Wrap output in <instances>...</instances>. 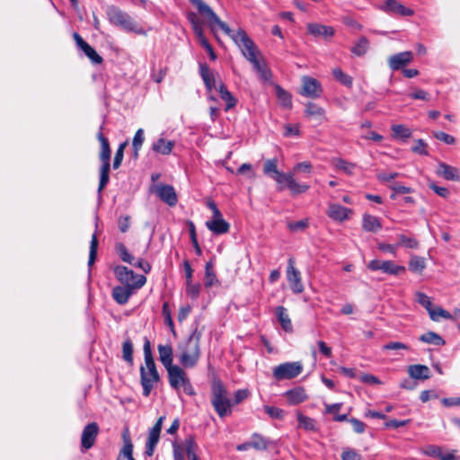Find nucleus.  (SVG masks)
<instances>
[{"instance_id":"nucleus-61","label":"nucleus","mask_w":460,"mask_h":460,"mask_svg":"<svg viewBox=\"0 0 460 460\" xmlns=\"http://www.w3.org/2000/svg\"><path fill=\"white\" fill-rule=\"evenodd\" d=\"M409 96L414 100H429V94L422 89H415L412 93L409 94Z\"/></svg>"},{"instance_id":"nucleus-36","label":"nucleus","mask_w":460,"mask_h":460,"mask_svg":"<svg viewBox=\"0 0 460 460\" xmlns=\"http://www.w3.org/2000/svg\"><path fill=\"white\" fill-rule=\"evenodd\" d=\"M332 164L336 169L342 171L348 175H352L356 168L355 164L348 162L342 158H333L332 160Z\"/></svg>"},{"instance_id":"nucleus-15","label":"nucleus","mask_w":460,"mask_h":460,"mask_svg":"<svg viewBox=\"0 0 460 460\" xmlns=\"http://www.w3.org/2000/svg\"><path fill=\"white\" fill-rule=\"evenodd\" d=\"M413 60V53L411 51H403L391 56L388 58V66L393 71L404 68Z\"/></svg>"},{"instance_id":"nucleus-40","label":"nucleus","mask_w":460,"mask_h":460,"mask_svg":"<svg viewBox=\"0 0 460 460\" xmlns=\"http://www.w3.org/2000/svg\"><path fill=\"white\" fill-rule=\"evenodd\" d=\"M110 168H111V164H102V165H101V168H100V182H99V187H98L99 194H101L102 190L105 188V186L109 182V180H110V176H109Z\"/></svg>"},{"instance_id":"nucleus-52","label":"nucleus","mask_w":460,"mask_h":460,"mask_svg":"<svg viewBox=\"0 0 460 460\" xmlns=\"http://www.w3.org/2000/svg\"><path fill=\"white\" fill-rule=\"evenodd\" d=\"M251 447L257 450H265L267 448V443L265 439L257 434L252 436V440L250 441Z\"/></svg>"},{"instance_id":"nucleus-37","label":"nucleus","mask_w":460,"mask_h":460,"mask_svg":"<svg viewBox=\"0 0 460 460\" xmlns=\"http://www.w3.org/2000/svg\"><path fill=\"white\" fill-rule=\"evenodd\" d=\"M115 251L122 261L133 264L135 258L123 243H117L115 244Z\"/></svg>"},{"instance_id":"nucleus-53","label":"nucleus","mask_w":460,"mask_h":460,"mask_svg":"<svg viewBox=\"0 0 460 460\" xmlns=\"http://www.w3.org/2000/svg\"><path fill=\"white\" fill-rule=\"evenodd\" d=\"M433 136L436 139L440 140L447 145H454L456 143V138L443 131H436L433 133Z\"/></svg>"},{"instance_id":"nucleus-64","label":"nucleus","mask_w":460,"mask_h":460,"mask_svg":"<svg viewBox=\"0 0 460 460\" xmlns=\"http://www.w3.org/2000/svg\"><path fill=\"white\" fill-rule=\"evenodd\" d=\"M398 172H380L377 173L376 177L377 179L382 182H389L392 180L398 177Z\"/></svg>"},{"instance_id":"nucleus-28","label":"nucleus","mask_w":460,"mask_h":460,"mask_svg":"<svg viewBox=\"0 0 460 460\" xmlns=\"http://www.w3.org/2000/svg\"><path fill=\"white\" fill-rule=\"evenodd\" d=\"M173 146V141L166 140L164 137H160L153 143L152 149L154 152L157 154L167 155L172 152Z\"/></svg>"},{"instance_id":"nucleus-38","label":"nucleus","mask_w":460,"mask_h":460,"mask_svg":"<svg viewBox=\"0 0 460 460\" xmlns=\"http://www.w3.org/2000/svg\"><path fill=\"white\" fill-rule=\"evenodd\" d=\"M426 267L425 259L417 255H411L409 261V270L415 273H421Z\"/></svg>"},{"instance_id":"nucleus-14","label":"nucleus","mask_w":460,"mask_h":460,"mask_svg":"<svg viewBox=\"0 0 460 460\" xmlns=\"http://www.w3.org/2000/svg\"><path fill=\"white\" fill-rule=\"evenodd\" d=\"M416 301L425 307L429 316H451V314L439 306H433L430 297L421 292L416 293Z\"/></svg>"},{"instance_id":"nucleus-19","label":"nucleus","mask_w":460,"mask_h":460,"mask_svg":"<svg viewBox=\"0 0 460 460\" xmlns=\"http://www.w3.org/2000/svg\"><path fill=\"white\" fill-rule=\"evenodd\" d=\"M380 9L385 13H397L402 16H412L414 14V11L412 9L405 7L396 0H386Z\"/></svg>"},{"instance_id":"nucleus-45","label":"nucleus","mask_w":460,"mask_h":460,"mask_svg":"<svg viewBox=\"0 0 460 460\" xmlns=\"http://www.w3.org/2000/svg\"><path fill=\"white\" fill-rule=\"evenodd\" d=\"M144 140H145L144 130L142 128H139L137 130V132L133 137V141H132V146H133V150H134V158L138 157V152L144 143Z\"/></svg>"},{"instance_id":"nucleus-33","label":"nucleus","mask_w":460,"mask_h":460,"mask_svg":"<svg viewBox=\"0 0 460 460\" xmlns=\"http://www.w3.org/2000/svg\"><path fill=\"white\" fill-rule=\"evenodd\" d=\"M123 447L120 451V455L128 458V460H136L133 457V444L130 438L128 429H126L122 433Z\"/></svg>"},{"instance_id":"nucleus-55","label":"nucleus","mask_w":460,"mask_h":460,"mask_svg":"<svg viewBox=\"0 0 460 460\" xmlns=\"http://www.w3.org/2000/svg\"><path fill=\"white\" fill-rule=\"evenodd\" d=\"M264 411L273 419L281 420L284 417L283 410L274 406H264Z\"/></svg>"},{"instance_id":"nucleus-27","label":"nucleus","mask_w":460,"mask_h":460,"mask_svg":"<svg viewBox=\"0 0 460 460\" xmlns=\"http://www.w3.org/2000/svg\"><path fill=\"white\" fill-rule=\"evenodd\" d=\"M408 374L413 379L426 380L430 377V370L425 365H411L408 367Z\"/></svg>"},{"instance_id":"nucleus-18","label":"nucleus","mask_w":460,"mask_h":460,"mask_svg":"<svg viewBox=\"0 0 460 460\" xmlns=\"http://www.w3.org/2000/svg\"><path fill=\"white\" fill-rule=\"evenodd\" d=\"M306 27L308 33L315 38H323L328 40L335 34V30L332 26H327L317 22H310Z\"/></svg>"},{"instance_id":"nucleus-20","label":"nucleus","mask_w":460,"mask_h":460,"mask_svg":"<svg viewBox=\"0 0 460 460\" xmlns=\"http://www.w3.org/2000/svg\"><path fill=\"white\" fill-rule=\"evenodd\" d=\"M326 213L331 219L342 222L349 218V216L352 213V210L340 204L332 203L329 205Z\"/></svg>"},{"instance_id":"nucleus-59","label":"nucleus","mask_w":460,"mask_h":460,"mask_svg":"<svg viewBox=\"0 0 460 460\" xmlns=\"http://www.w3.org/2000/svg\"><path fill=\"white\" fill-rule=\"evenodd\" d=\"M186 293L191 298H197L200 293V285L199 284H192L191 282H187Z\"/></svg>"},{"instance_id":"nucleus-47","label":"nucleus","mask_w":460,"mask_h":460,"mask_svg":"<svg viewBox=\"0 0 460 460\" xmlns=\"http://www.w3.org/2000/svg\"><path fill=\"white\" fill-rule=\"evenodd\" d=\"M297 420L299 426L306 430H314L315 429V421L314 419L303 415L302 413L297 414Z\"/></svg>"},{"instance_id":"nucleus-58","label":"nucleus","mask_w":460,"mask_h":460,"mask_svg":"<svg viewBox=\"0 0 460 460\" xmlns=\"http://www.w3.org/2000/svg\"><path fill=\"white\" fill-rule=\"evenodd\" d=\"M283 135L285 137L299 136L300 135L299 124H286L284 126Z\"/></svg>"},{"instance_id":"nucleus-23","label":"nucleus","mask_w":460,"mask_h":460,"mask_svg":"<svg viewBox=\"0 0 460 460\" xmlns=\"http://www.w3.org/2000/svg\"><path fill=\"white\" fill-rule=\"evenodd\" d=\"M199 75L201 76L206 89L211 92L216 89V77L213 72L210 71L208 66L205 63L199 64Z\"/></svg>"},{"instance_id":"nucleus-34","label":"nucleus","mask_w":460,"mask_h":460,"mask_svg":"<svg viewBox=\"0 0 460 460\" xmlns=\"http://www.w3.org/2000/svg\"><path fill=\"white\" fill-rule=\"evenodd\" d=\"M362 226L367 232H377L382 225L378 217L372 215H364Z\"/></svg>"},{"instance_id":"nucleus-17","label":"nucleus","mask_w":460,"mask_h":460,"mask_svg":"<svg viewBox=\"0 0 460 460\" xmlns=\"http://www.w3.org/2000/svg\"><path fill=\"white\" fill-rule=\"evenodd\" d=\"M73 38L77 47L84 51L93 64L99 65L102 63V58L77 32L73 34Z\"/></svg>"},{"instance_id":"nucleus-29","label":"nucleus","mask_w":460,"mask_h":460,"mask_svg":"<svg viewBox=\"0 0 460 460\" xmlns=\"http://www.w3.org/2000/svg\"><path fill=\"white\" fill-rule=\"evenodd\" d=\"M437 173L447 181H458L460 179L457 170L447 164H439Z\"/></svg>"},{"instance_id":"nucleus-35","label":"nucleus","mask_w":460,"mask_h":460,"mask_svg":"<svg viewBox=\"0 0 460 460\" xmlns=\"http://www.w3.org/2000/svg\"><path fill=\"white\" fill-rule=\"evenodd\" d=\"M160 433L159 431L150 429L147 437V441L146 443L145 455L147 456H152L154 455L155 447L159 442Z\"/></svg>"},{"instance_id":"nucleus-63","label":"nucleus","mask_w":460,"mask_h":460,"mask_svg":"<svg viewBox=\"0 0 460 460\" xmlns=\"http://www.w3.org/2000/svg\"><path fill=\"white\" fill-rule=\"evenodd\" d=\"M349 421L351 423L353 430L356 433L361 434L365 431L366 425L363 421H361L356 418H351L349 420Z\"/></svg>"},{"instance_id":"nucleus-12","label":"nucleus","mask_w":460,"mask_h":460,"mask_svg":"<svg viewBox=\"0 0 460 460\" xmlns=\"http://www.w3.org/2000/svg\"><path fill=\"white\" fill-rule=\"evenodd\" d=\"M99 432L100 428L97 422H90L84 428L81 435L82 451H86L94 446Z\"/></svg>"},{"instance_id":"nucleus-60","label":"nucleus","mask_w":460,"mask_h":460,"mask_svg":"<svg viewBox=\"0 0 460 460\" xmlns=\"http://www.w3.org/2000/svg\"><path fill=\"white\" fill-rule=\"evenodd\" d=\"M410 422H411V420H399L394 419V420H390L386 421L385 423V427L386 429H390V428L398 429L400 427L406 426Z\"/></svg>"},{"instance_id":"nucleus-10","label":"nucleus","mask_w":460,"mask_h":460,"mask_svg":"<svg viewBox=\"0 0 460 460\" xmlns=\"http://www.w3.org/2000/svg\"><path fill=\"white\" fill-rule=\"evenodd\" d=\"M367 268L372 271L381 270L389 275L398 276L405 271V267L395 264L392 261L372 260Z\"/></svg>"},{"instance_id":"nucleus-56","label":"nucleus","mask_w":460,"mask_h":460,"mask_svg":"<svg viewBox=\"0 0 460 460\" xmlns=\"http://www.w3.org/2000/svg\"><path fill=\"white\" fill-rule=\"evenodd\" d=\"M427 144L422 139H418L415 142V145L412 146V152L419 154L420 155H428L429 152L427 150Z\"/></svg>"},{"instance_id":"nucleus-49","label":"nucleus","mask_w":460,"mask_h":460,"mask_svg":"<svg viewBox=\"0 0 460 460\" xmlns=\"http://www.w3.org/2000/svg\"><path fill=\"white\" fill-rule=\"evenodd\" d=\"M127 146H128L127 141L119 144V146L116 151L114 160H113L112 166L114 169H118L120 166L121 162L123 160V156H124V150Z\"/></svg>"},{"instance_id":"nucleus-4","label":"nucleus","mask_w":460,"mask_h":460,"mask_svg":"<svg viewBox=\"0 0 460 460\" xmlns=\"http://www.w3.org/2000/svg\"><path fill=\"white\" fill-rule=\"evenodd\" d=\"M211 404L220 418L232 413L233 401L229 397L228 391L219 378H213L211 382Z\"/></svg>"},{"instance_id":"nucleus-51","label":"nucleus","mask_w":460,"mask_h":460,"mask_svg":"<svg viewBox=\"0 0 460 460\" xmlns=\"http://www.w3.org/2000/svg\"><path fill=\"white\" fill-rule=\"evenodd\" d=\"M308 226H309L308 219H302L299 221L288 223V229L293 232L304 231L305 229H306L308 227Z\"/></svg>"},{"instance_id":"nucleus-6","label":"nucleus","mask_w":460,"mask_h":460,"mask_svg":"<svg viewBox=\"0 0 460 460\" xmlns=\"http://www.w3.org/2000/svg\"><path fill=\"white\" fill-rule=\"evenodd\" d=\"M109 22L128 32L146 35L145 30L126 12L115 5L109 6L106 11Z\"/></svg>"},{"instance_id":"nucleus-57","label":"nucleus","mask_w":460,"mask_h":460,"mask_svg":"<svg viewBox=\"0 0 460 460\" xmlns=\"http://www.w3.org/2000/svg\"><path fill=\"white\" fill-rule=\"evenodd\" d=\"M184 450L186 452L187 456L196 454L197 450V445L195 443V440L192 437H190L185 439L183 443Z\"/></svg>"},{"instance_id":"nucleus-26","label":"nucleus","mask_w":460,"mask_h":460,"mask_svg":"<svg viewBox=\"0 0 460 460\" xmlns=\"http://www.w3.org/2000/svg\"><path fill=\"white\" fill-rule=\"evenodd\" d=\"M102 126L100 128V131L97 135V138L101 143V153H100V160L102 164H110L111 160V148L109 140L102 133Z\"/></svg>"},{"instance_id":"nucleus-62","label":"nucleus","mask_w":460,"mask_h":460,"mask_svg":"<svg viewBox=\"0 0 460 460\" xmlns=\"http://www.w3.org/2000/svg\"><path fill=\"white\" fill-rule=\"evenodd\" d=\"M342 460H361V456L353 449H345L341 454Z\"/></svg>"},{"instance_id":"nucleus-31","label":"nucleus","mask_w":460,"mask_h":460,"mask_svg":"<svg viewBox=\"0 0 460 460\" xmlns=\"http://www.w3.org/2000/svg\"><path fill=\"white\" fill-rule=\"evenodd\" d=\"M217 91L220 94L221 99L226 103V106L225 108L226 111L231 110L236 105L237 100L227 90L226 86L223 83H220Z\"/></svg>"},{"instance_id":"nucleus-25","label":"nucleus","mask_w":460,"mask_h":460,"mask_svg":"<svg viewBox=\"0 0 460 460\" xmlns=\"http://www.w3.org/2000/svg\"><path fill=\"white\" fill-rule=\"evenodd\" d=\"M206 226L216 235L226 234L230 229V224L224 218L219 220H208L206 222Z\"/></svg>"},{"instance_id":"nucleus-13","label":"nucleus","mask_w":460,"mask_h":460,"mask_svg":"<svg viewBox=\"0 0 460 460\" xmlns=\"http://www.w3.org/2000/svg\"><path fill=\"white\" fill-rule=\"evenodd\" d=\"M323 92L321 83L310 76L302 77V89L299 93L309 98H318Z\"/></svg>"},{"instance_id":"nucleus-44","label":"nucleus","mask_w":460,"mask_h":460,"mask_svg":"<svg viewBox=\"0 0 460 460\" xmlns=\"http://www.w3.org/2000/svg\"><path fill=\"white\" fill-rule=\"evenodd\" d=\"M122 358L129 365L133 364V344L130 339L125 340L122 344Z\"/></svg>"},{"instance_id":"nucleus-50","label":"nucleus","mask_w":460,"mask_h":460,"mask_svg":"<svg viewBox=\"0 0 460 460\" xmlns=\"http://www.w3.org/2000/svg\"><path fill=\"white\" fill-rule=\"evenodd\" d=\"M277 95L284 107L291 108L292 100H291V95L288 93H287L285 90H283L282 88L278 86L277 87Z\"/></svg>"},{"instance_id":"nucleus-39","label":"nucleus","mask_w":460,"mask_h":460,"mask_svg":"<svg viewBox=\"0 0 460 460\" xmlns=\"http://www.w3.org/2000/svg\"><path fill=\"white\" fill-rule=\"evenodd\" d=\"M369 48V41L368 40L362 36L358 39V40L356 42V44L352 47L351 52L356 56H363L367 53V49Z\"/></svg>"},{"instance_id":"nucleus-43","label":"nucleus","mask_w":460,"mask_h":460,"mask_svg":"<svg viewBox=\"0 0 460 460\" xmlns=\"http://www.w3.org/2000/svg\"><path fill=\"white\" fill-rule=\"evenodd\" d=\"M332 75L336 80L345 86L351 87L353 79L350 75L345 74L341 68L336 67L332 70Z\"/></svg>"},{"instance_id":"nucleus-24","label":"nucleus","mask_w":460,"mask_h":460,"mask_svg":"<svg viewBox=\"0 0 460 460\" xmlns=\"http://www.w3.org/2000/svg\"><path fill=\"white\" fill-rule=\"evenodd\" d=\"M158 353H159V360L164 365L165 369L170 368L171 367H174L172 364L173 357H172V348L171 345H158Z\"/></svg>"},{"instance_id":"nucleus-2","label":"nucleus","mask_w":460,"mask_h":460,"mask_svg":"<svg viewBox=\"0 0 460 460\" xmlns=\"http://www.w3.org/2000/svg\"><path fill=\"white\" fill-rule=\"evenodd\" d=\"M143 349L145 366L140 367V380L143 387V395L147 397L155 385L159 382L160 376L153 358L150 341L146 338L145 339Z\"/></svg>"},{"instance_id":"nucleus-9","label":"nucleus","mask_w":460,"mask_h":460,"mask_svg":"<svg viewBox=\"0 0 460 460\" xmlns=\"http://www.w3.org/2000/svg\"><path fill=\"white\" fill-rule=\"evenodd\" d=\"M303 366L300 362H286L273 369V376L277 380L292 379L301 374Z\"/></svg>"},{"instance_id":"nucleus-42","label":"nucleus","mask_w":460,"mask_h":460,"mask_svg":"<svg viewBox=\"0 0 460 460\" xmlns=\"http://www.w3.org/2000/svg\"><path fill=\"white\" fill-rule=\"evenodd\" d=\"M420 341L434 345H444L445 341L436 332H428L420 337Z\"/></svg>"},{"instance_id":"nucleus-5","label":"nucleus","mask_w":460,"mask_h":460,"mask_svg":"<svg viewBox=\"0 0 460 460\" xmlns=\"http://www.w3.org/2000/svg\"><path fill=\"white\" fill-rule=\"evenodd\" d=\"M177 356L183 367H194L200 357L199 335L194 332L185 341L179 343Z\"/></svg>"},{"instance_id":"nucleus-1","label":"nucleus","mask_w":460,"mask_h":460,"mask_svg":"<svg viewBox=\"0 0 460 460\" xmlns=\"http://www.w3.org/2000/svg\"><path fill=\"white\" fill-rule=\"evenodd\" d=\"M189 1L197 8L199 13L207 19L212 31L217 26L234 40L241 49L243 56L252 65L253 69L257 72L261 81H271L272 74L270 70L258 58L260 51L244 30L240 28L236 32L233 31L203 0Z\"/></svg>"},{"instance_id":"nucleus-48","label":"nucleus","mask_w":460,"mask_h":460,"mask_svg":"<svg viewBox=\"0 0 460 460\" xmlns=\"http://www.w3.org/2000/svg\"><path fill=\"white\" fill-rule=\"evenodd\" d=\"M399 243H397L398 247L400 245L404 246L409 249H417L419 247V242L414 237H409L404 234H400L398 236Z\"/></svg>"},{"instance_id":"nucleus-7","label":"nucleus","mask_w":460,"mask_h":460,"mask_svg":"<svg viewBox=\"0 0 460 460\" xmlns=\"http://www.w3.org/2000/svg\"><path fill=\"white\" fill-rule=\"evenodd\" d=\"M166 370L168 374V381L172 388L174 390L183 388L184 393L190 396L196 394L187 373L181 367L176 365Z\"/></svg>"},{"instance_id":"nucleus-54","label":"nucleus","mask_w":460,"mask_h":460,"mask_svg":"<svg viewBox=\"0 0 460 460\" xmlns=\"http://www.w3.org/2000/svg\"><path fill=\"white\" fill-rule=\"evenodd\" d=\"M189 228H190V240H191V243H192V244H193V246L195 248L196 253L198 255H200L201 254V249H200V247L199 245V243H198L195 226H194V224L191 221L189 222Z\"/></svg>"},{"instance_id":"nucleus-22","label":"nucleus","mask_w":460,"mask_h":460,"mask_svg":"<svg viewBox=\"0 0 460 460\" xmlns=\"http://www.w3.org/2000/svg\"><path fill=\"white\" fill-rule=\"evenodd\" d=\"M289 404L296 405L307 400L308 396L303 387L290 389L284 394Z\"/></svg>"},{"instance_id":"nucleus-46","label":"nucleus","mask_w":460,"mask_h":460,"mask_svg":"<svg viewBox=\"0 0 460 460\" xmlns=\"http://www.w3.org/2000/svg\"><path fill=\"white\" fill-rule=\"evenodd\" d=\"M97 248H98V239H97L96 234L94 233L92 236V240L90 243V252H89V260H88L89 267H92L96 260Z\"/></svg>"},{"instance_id":"nucleus-41","label":"nucleus","mask_w":460,"mask_h":460,"mask_svg":"<svg viewBox=\"0 0 460 460\" xmlns=\"http://www.w3.org/2000/svg\"><path fill=\"white\" fill-rule=\"evenodd\" d=\"M392 131L394 138L407 139L411 136V129L402 124L393 125Z\"/></svg>"},{"instance_id":"nucleus-8","label":"nucleus","mask_w":460,"mask_h":460,"mask_svg":"<svg viewBox=\"0 0 460 460\" xmlns=\"http://www.w3.org/2000/svg\"><path fill=\"white\" fill-rule=\"evenodd\" d=\"M114 274L123 286L130 287L137 290L146 282V278L144 275L137 274L126 266H116L114 268Z\"/></svg>"},{"instance_id":"nucleus-11","label":"nucleus","mask_w":460,"mask_h":460,"mask_svg":"<svg viewBox=\"0 0 460 460\" xmlns=\"http://www.w3.org/2000/svg\"><path fill=\"white\" fill-rule=\"evenodd\" d=\"M287 279L290 285V288L295 294H300L304 291V285L302 283L301 273L295 267L294 258H289L287 267Z\"/></svg>"},{"instance_id":"nucleus-30","label":"nucleus","mask_w":460,"mask_h":460,"mask_svg":"<svg viewBox=\"0 0 460 460\" xmlns=\"http://www.w3.org/2000/svg\"><path fill=\"white\" fill-rule=\"evenodd\" d=\"M324 110L314 102H308L305 107V115L322 123L324 119Z\"/></svg>"},{"instance_id":"nucleus-32","label":"nucleus","mask_w":460,"mask_h":460,"mask_svg":"<svg viewBox=\"0 0 460 460\" xmlns=\"http://www.w3.org/2000/svg\"><path fill=\"white\" fill-rule=\"evenodd\" d=\"M219 280L217 278L216 273L213 270L212 261H208L205 265V278H204V286L207 288H212L214 286H218Z\"/></svg>"},{"instance_id":"nucleus-21","label":"nucleus","mask_w":460,"mask_h":460,"mask_svg":"<svg viewBox=\"0 0 460 460\" xmlns=\"http://www.w3.org/2000/svg\"><path fill=\"white\" fill-rule=\"evenodd\" d=\"M137 289L131 288L130 287L126 286H117L112 289V297L114 300L120 304L124 305L128 302V298L137 291Z\"/></svg>"},{"instance_id":"nucleus-3","label":"nucleus","mask_w":460,"mask_h":460,"mask_svg":"<svg viewBox=\"0 0 460 460\" xmlns=\"http://www.w3.org/2000/svg\"><path fill=\"white\" fill-rule=\"evenodd\" d=\"M264 174L272 178L277 183L286 182L292 195L304 193L309 190V185L298 183L294 178V172L284 173L278 170L277 160H266L263 164Z\"/></svg>"},{"instance_id":"nucleus-16","label":"nucleus","mask_w":460,"mask_h":460,"mask_svg":"<svg viewBox=\"0 0 460 460\" xmlns=\"http://www.w3.org/2000/svg\"><path fill=\"white\" fill-rule=\"evenodd\" d=\"M155 194L157 197L169 205L170 207H173L176 205L178 201L177 194L172 186L168 184H159L155 187Z\"/></svg>"}]
</instances>
